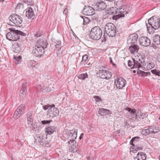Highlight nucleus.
<instances>
[{
	"mask_svg": "<svg viewBox=\"0 0 160 160\" xmlns=\"http://www.w3.org/2000/svg\"><path fill=\"white\" fill-rule=\"evenodd\" d=\"M151 72L153 74L156 75L158 76H160V71L159 70L155 69L151 70Z\"/></svg>",
	"mask_w": 160,
	"mask_h": 160,
	"instance_id": "nucleus-39",
	"label": "nucleus"
},
{
	"mask_svg": "<svg viewBox=\"0 0 160 160\" xmlns=\"http://www.w3.org/2000/svg\"><path fill=\"white\" fill-rule=\"evenodd\" d=\"M56 128L54 126L48 125L45 128L46 135H51L55 131Z\"/></svg>",
	"mask_w": 160,
	"mask_h": 160,
	"instance_id": "nucleus-18",
	"label": "nucleus"
},
{
	"mask_svg": "<svg viewBox=\"0 0 160 160\" xmlns=\"http://www.w3.org/2000/svg\"><path fill=\"white\" fill-rule=\"evenodd\" d=\"M110 62H111V63H112V60L111 59V61H110Z\"/></svg>",
	"mask_w": 160,
	"mask_h": 160,
	"instance_id": "nucleus-63",
	"label": "nucleus"
},
{
	"mask_svg": "<svg viewBox=\"0 0 160 160\" xmlns=\"http://www.w3.org/2000/svg\"><path fill=\"white\" fill-rule=\"evenodd\" d=\"M134 61H131L130 60H129L128 61V65L129 67L133 66V65Z\"/></svg>",
	"mask_w": 160,
	"mask_h": 160,
	"instance_id": "nucleus-48",
	"label": "nucleus"
},
{
	"mask_svg": "<svg viewBox=\"0 0 160 160\" xmlns=\"http://www.w3.org/2000/svg\"><path fill=\"white\" fill-rule=\"evenodd\" d=\"M97 74L102 78L108 79L112 76L111 72L108 71L103 70H99L97 73Z\"/></svg>",
	"mask_w": 160,
	"mask_h": 160,
	"instance_id": "nucleus-7",
	"label": "nucleus"
},
{
	"mask_svg": "<svg viewBox=\"0 0 160 160\" xmlns=\"http://www.w3.org/2000/svg\"><path fill=\"white\" fill-rule=\"evenodd\" d=\"M126 110L132 114V118H134L135 119L138 120V118L140 119H143L144 117H145V114L141 113V112L139 113V112H138L137 113H136L135 109H132L131 108H128L126 109Z\"/></svg>",
	"mask_w": 160,
	"mask_h": 160,
	"instance_id": "nucleus-6",
	"label": "nucleus"
},
{
	"mask_svg": "<svg viewBox=\"0 0 160 160\" xmlns=\"http://www.w3.org/2000/svg\"><path fill=\"white\" fill-rule=\"evenodd\" d=\"M114 83L117 88L121 89L125 86L126 81L123 78L119 77L115 80Z\"/></svg>",
	"mask_w": 160,
	"mask_h": 160,
	"instance_id": "nucleus-9",
	"label": "nucleus"
},
{
	"mask_svg": "<svg viewBox=\"0 0 160 160\" xmlns=\"http://www.w3.org/2000/svg\"><path fill=\"white\" fill-rule=\"evenodd\" d=\"M26 16L28 18L33 19L35 17V14L32 8H28L26 10Z\"/></svg>",
	"mask_w": 160,
	"mask_h": 160,
	"instance_id": "nucleus-17",
	"label": "nucleus"
},
{
	"mask_svg": "<svg viewBox=\"0 0 160 160\" xmlns=\"http://www.w3.org/2000/svg\"><path fill=\"white\" fill-rule=\"evenodd\" d=\"M159 160H160V155L159 156Z\"/></svg>",
	"mask_w": 160,
	"mask_h": 160,
	"instance_id": "nucleus-64",
	"label": "nucleus"
},
{
	"mask_svg": "<svg viewBox=\"0 0 160 160\" xmlns=\"http://www.w3.org/2000/svg\"><path fill=\"white\" fill-rule=\"evenodd\" d=\"M134 159L136 158L138 160H146V154L142 152H138L136 157L133 158Z\"/></svg>",
	"mask_w": 160,
	"mask_h": 160,
	"instance_id": "nucleus-23",
	"label": "nucleus"
},
{
	"mask_svg": "<svg viewBox=\"0 0 160 160\" xmlns=\"http://www.w3.org/2000/svg\"><path fill=\"white\" fill-rule=\"evenodd\" d=\"M88 57L87 55H84L82 57V62H85L88 59Z\"/></svg>",
	"mask_w": 160,
	"mask_h": 160,
	"instance_id": "nucleus-46",
	"label": "nucleus"
},
{
	"mask_svg": "<svg viewBox=\"0 0 160 160\" xmlns=\"http://www.w3.org/2000/svg\"><path fill=\"white\" fill-rule=\"evenodd\" d=\"M81 18L83 21V24L84 25H86L90 21L89 19L88 18L84 16H82Z\"/></svg>",
	"mask_w": 160,
	"mask_h": 160,
	"instance_id": "nucleus-34",
	"label": "nucleus"
},
{
	"mask_svg": "<svg viewBox=\"0 0 160 160\" xmlns=\"http://www.w3.org/2000/svg\"><path fill=\"white\" fill-rule=\"evenodd\" d=\"M41 35V33L39 32H38L34 34V36L36 38L40 37Z\"/></svg>",
	"mask_w": 160,
	"mask_h": 160,
	"instance_id": "nucleus-49",
	"label": "nucleus"
},
{
	"mask_svg": "<svg viewBox=\"0 0 160 160\" xmlns=\"http://www.w3.org/2000/svg\"><path fill=\"white\" fill-rule=\"evenodd\" d=\"M46 138V139L47 138V137L46 136V134L44 133H40L39 134H37L35 136V142L37 144H39L42 142H43V140L44 139H43V138Z\"/></svg>",
	"mask_w": 160,
	"mask_h": 160,
	"instance_id": "nucleus-15",
	"label": "nucleus"
},
{
	"mask_svg": "<svg viewBox=\"0 0 160 160\" xmlns=\"http://www.w3.org/2000/svg\"><path fill=\"white\" fill-rule=\"evenodd\" d=\"M27 121H33L32 116L30 112L28 113L27 115Z\"/></svg>",
	"mask_w": 160,
	"mask_h": 160,
	"instance_id": "nucleus-43",
	"label": "nucleus"
},
{
	"mask_svg": "<svg viewBox=\"0 0 160 160\" xmlns=\"http://www.w3.org/2000/svg\"><path fill=\"white\" fill-rule=\"evenodd\" d=\"M132 60L134 61L133 65L131 68H137L138 69L140 68H142V65L139 63V62H138V60H136L133 59Z\"/></svg>",
	"mask_w": 160,
	"mask_h": 160,
	"instance_id": "nucleus-28",
	"label": "nucleus"
},
{
	"mask_svg": "<svg viewBox=\"0 0 160 160\" xmlns=\"http://www.w3.org/2000/svg\"><path fill=\"white\" fill-rule=\"evenodd\" d=\"M51 120H43L41 121V123L43 124H48L51 122Z\"/></svg>",
	"mask_w": 160,
	"mask_h": 160,
	"instance_id": "nucleus-47",
	"label": "nucleus"
},
{
	"mask_svg": "<svg viewBox=\"0 0 160 160\" xmlns=\"http://www.w3.org/2000/svg\"><path fill=\"white\" fill-rule=\"evenodd\" d=\"M116 6H117V7L118 8H119L123 6V2L122 0L117 1L116 2Z\"/></svg>",
	"mask_w": 160,
	"mask_h": 160,
	"instance_id": "nucleus-37",
	"label": "nucleus"
},
{
	"mask_svg": "<svg viewBox=\"0 0 160 160\" xmlns=\"http://www.w3.org/2000/svg\"><path fill=\"white\" fill-rule=\"evenodd\" d=\"M27 123L29 127H30L32 130L35 129V128L33 125V121H27Z\"/></svg>",
	"mask_w": 160,
	"mask_h": 160,
	"instance_id": "nucleus-35",
	"label": "nucleus"
},
{
	"mask_svg": "<svg viewBox=\"0 0 160 160\" xmlns=\"http://www.w3.org/2000/svg\"><path fill=\"white\" fill-rule=\"evenodd\" d=\"M139 138L140 137H136L132 138L130 141V144L132 145L133 146H134V143L136 142Z\"/></svg>",
	"mask_w": 160,
	"mask_h": 160,
	"instance_id": "nucleus-33",
	"label": "nucleus"
},
{
	"mask_svg": "<svg viewBox=\"0 0 160 160\" xmlns=\"http://www.w3.org/2000/svg\"><path fill=\"white\" fill-rule=\"evenodd\" d=\"M26 92H20V96L21 97H22V98H23V97L25 94H26Z\"/></svg>",
	"mask_w": 160,
	"mask_h": 160,
	"instance_id": "nucleus-52",
	"label": "nucleus"
},
{
	"mask_svg": "<svg viewBox=\"0 0 160 160\" xmlns=\"http://www.w3.org/2000/svg\"><path fill=\"white\" fill-rule=\"evenodd\" d=\"M92 18L95 20H97L98 19V17L97 15H94V14L93 15H92Z\"/></svg>",
	"mask_w": 160,
	"mask_h": 160,
	"instance_id": "nucleus-54",
	"label": "nucleus"
},
{
	"mask_svg": "<svg viewBox=\"0 0 160 160\" xmlns=\"http://www.w3.org/2000/svg\"><path fill=\"white\" fill-rule=\"evenodd\" d=\"M106 4L102 1L98 2L93 5L94 8L98 11L103 10L106 8Z\"/></svg>",
	"mask_w": 160,
	"mask_h": 160,
	"instance_id": "nucleus-10",
	"label": "nucleus"
},
{
	"mask_svg": "<svg viewBox=\"0 0 160 160\" xmlns=\"http://www.w3.org/2000/svg\"><path fill=\"white\" fill-rule=\"evenodd\" d=\"M21 59H22V57L21 56H19L18 57L16 58V60H18V63H17L18 64L19 63V60H20Z\"/></svg>",
	"mask_w": 160,
	"mask_h": 160,
	"instance_id": "nucleus-56",
	"label": "nucleus"
},
{
	"mask_svg": "<svg viewBox=\"0 0 160 160\" xmlns=\"http://www.w3.org/2000/svg\"><path fill=\"white\" fill-rule=\"evenodd\" d=\"M88 77V75L87 73H82L79 75L78 76V78L84 80L85 78H87Z\"/></svg>",
	"mask_w": 160,
	"mask_h": 160,
	"instance_id": "nucleus-36",
	"label": "nucleus"
},
{
	"mask_svg": "<svg viewBox=\"0 0 160 160\" xmlns=\"http://www.w3.org/2000/svg\"><path fill=\"white\" fill-rule=\"evenodd\" d=\"M138 62H139V63L141 64V63H142V62H144L143 59L142 58V57H141V58H140L138 60Z\"/></svg>",
	"mask_w": 160,
	"mask_h": 160,
	"instance_id": "nucleus-55",
	"label": "nucleus"
},
{
	"mask_svg": "<svg viewBox=\"0 0 160 160\" xmlns=\"http://www.w3.org/2000/svg\"><path fill=\"white\" fill-rule=\"evenodd\" d=\"M148 23L149 25L146 23V25L148 31L149 33L151 32L152 31H150V29L152 28L154 30L158 29L160 28V19L154 18L153 17L148 19Z\"/></svg>",
	"mask_w": 160,
	"mask_h": 160,
	"instance_id": "nucleus-1",
	"label": "nucleus"
},
{
	"mask_svg": "<svg viewBox=\"0 0 160 160\" xmlns=\"http://www.w3.org/2000/svg\"><path fill=\"white\" fill-rule=\"evenodd\" d=\"M135 147V148L136 149L137 151L139 150H142V147L140 146H134Z\"/></svg>",
	"mask_w": 160,
	"mask_h": 160,
	"instance_id": "nucleus-50",
	"label": "nucleus"
},
{
	"mask_svg": "<svg viewBox=\"0 0 160 160\" xmlns=\"http://www.w3.org/2000/svg\"><path fill=\"white\" fill-rule=\"evenodd\" d=\"M139 44L143 46L147 47L149 46L151 43V41L147 37L143 36L139 38Z\"/></svg>",
	"mask_w": 160,
	"mask_h": 160,
	"instance_id": "nucleus-13",
	"label": "nucleus"
},
{
	"mask_svg": "<svg viewBox=\"0 0 160 160\" xmlns=\"http://www.w3.org/2000/svg\"><path fill=\"white\" fill-rule=\"evenodd\" d=\"M138 35L137 34H133L129 36L127 40V43L128 45L134 44L137 42Z\"/></svg>",
	"mask_w": 160,
	"mask_h": 160,
	"instance_id": "nucleus-14",
	"label": "nucleus"
},
{
	"mask_svg": "<svg viewBox=\"0 0 160 160\" xmlns=\"http://www.w3.org/2000/svg\"><path fill=\"white\" fill-rule=\"evenodd\" d=\"M9 19L14 25L13 26H18L22 22V18L18 15L12 14L9 17Z\"/></svg>",
	"mask_w": 160,
	"mask_h": 160,
	"instance_id": "nucleus-4",
	"label": "nucleus"
},
{
	"mask_svg": "<svg viewBox=\"0 0 160 160\" xmlns=\"http://www.w3.org/2000/svg\"><path fill=\"white\" fill-rule=\"evenodd\" d=\"M98 113L101 115H108L110 113L109 110L103 108H100L98 111Z\"/></svg>",
	"mask_w": 160,
	"mask_h": 160,
	"instance_id": "nucleus-24",
	"label": "nucleus"
},
{
	"mask_svg": "<svg viewBox=\"0 0 160 160\" xmlns=\"http://www.w3.org/2000/svg\"><path fill=\"white\" fill-rule=\"evenodd\" d=\"M13 50L15 53H18L20 51V46L18 43L15 42L13 44Z\"/></svg>",
	"mask_w": 160,
	"mask_h": 160,
	"instance_id": "nucleus-25",
	"label": "nucleus"
},
{
	"mask_svg": "<svg viewBox=\"0 0 160 160\" xmlns=\"http://www.w3.org/2000/svg\"><path fill=\"white\" fill-rule=\"evenodd\" d=\"M153 41L157 45L160 44V36L159 35H155L153 38Z\"/></svg>",
	"mask_w": 160,
	"mask_h": 160,
	"instance_id": "nucleus-30",
	"label": "nucleus"
},
{
	"mask_svg": "<svg viewBox=\"0 0 160 160\" xmlns=\"http://www.w3.org/2000/svg\"><path fill=\"white\" fill-rule=\"evenodd\" d=\"M77 131L76 132H74V133L72 134V135L71 136V138H70V140L68 141L69 144H72L74 145V142H75L74 140L77 137Z\"/></svg>",
	"mask_w": 160,
	"mask_h": 160,
	"instance_id": "nucleus-27",
	"label": "nucleus"
},
{
	"mask_svg": "<svg viewBox=\"0 0 160 160\" xmlns=\"http://www.w3.org/2000/svg\"><path fill=\"white\" fill-rule=\"evenodd\" d=\"M50 107L51 106H49L48 105H46L43 107V108L45 110H46L49 107L50 108Z\"/></svg>",
	"mask_w": 160,
	"mask_h": 160,
	"instance_id": "nucleus-57",
	"label": "nucleus"
},
{
	"mask_svg": "<svg viewBox=\"0 0 160 160\" xmlns=\"http://www.w3.org/2000/svg\"><path fill=\"white\" fill-rule=\"evenodd\" d=\"M44 52V48L43 47L35 46L32 50V52L33 55L36 57L41 56Z\"/></svg>",
	"mask_w": 160,
	"mask_h": 160,
	"instance_id": "nucleus-8",
	"label": "nucleus"
},
{
	"mask_svg": "<svg viewBox=\"0 0 160 160\" xmlns=\"http://www.w3.org/2000/svg\"><path fill=\"white\" fill-rule=\"evenodd\" d=\"M10 32L6 35L7 38L9 41H16L19 39L20 38L15 30L10 28Z\"/></svg>",
	"mask_w": 160,
	"mask_h": 160,
	"instance_id": "nucleus-5",
	"label": "nucleus"
},
{
	"mask_svg": "<svg viewBox=\"0 0 160 160\" xmlns=\"http://www.w3.org/2000/svg\"><path fill=\"white\" fill-rule=\"evenodd\" d=\"M105 30L106 33L109 37H112L116 34V27L112 23L107 24L105 26Z\"/></svg>",
	"mask_w": 160,
	"mask_h": 160,
	"instance_id": "nucleus-3",
	"label": "nucleus"
},
{
	"mask_svg": "<svg viewBox=\"0 0 160 160\" xmlns=\"http://www.w3.org/2000/svg\"><path fill=\"white\" fill-rule=\"evenodd\" d=\"M27 84L26 82H25L23 83L22 86V89L20 92H26V85Z\"/></svg>",
	"mask_w": 160,
	"mask_h": 160,
	"instance_id": "nucleus-40",
	"label": "nucleus"
},
{
	"mask_svg": "<svg viewBox=\"0 0 160 160\" xmlns=\"http://www.w3.org/2000/svg\"><path fill=\"white\" fill-rule=\"evenodd\" d=\"M83 135H84V134L83 133H82L81 134V135H80V136L79 137V139L80 140H81L82 138V137H83Z\"/></svg>",
	"mask_w": 160,
	"mask_h": 160,
	"instance_id": "nucleus-59",
	"label": "nucleus"
},
{
	"mask_svg": "<svg viewBox=\"0 0 160 160\" xmlns=\"http://www.w3.org/2000/svg\"><path fill=\"white\" fill-rule=\"evenodd\" d=\"M16 32L18 34L19 38L20 35H21L22 36H26V33H25L22 31H21L18 30H16Z\"/></svg>",
	"mask_w": 160,
	"mask_h": 160,
	"instance_id": "nucleus-42",
	"label": "nucleus"
},
{
	"mask_svg": "<svg viewBox=\"0 0 160 160\" xmlns=\"http://www.w3.org/2000/svg\"><path fill=\"white\" fill-rule=\"evenodd\" d=\"M95 9L94 8H92L89 6H85L82 10V12L86 15H93L95 14Z\"/></svg>",
	"mask_w": 160,
	"mask_h": 160,
	"instance_id": "nucleus-11",
	"label": "nucleus"
},
{
	"mask_svg": "<svg viewBox=\"0 0 160 160\" xmlns=\"http://www.w3.org/2000/svg\"><path fill=\"white\" fill-rule=\"evenodd\" d=\"M76 131L75 130H69L68 132V135H69L68 138H70L71 136L72 135V134L74 133V132H76Z\"/></svg>",
	"mask_w": 160,
	"mask_h": 160,
	"instance_id": "nucleus-45",
	"label": "nucleus"
},
{
	"mask_svg": "<svg viewBox=\"0 0 160 160\" xmlns=\"http://www.w3.org/2000/svg\"><path fill=\"white\" fill-rule=\"evenodd\" d=\"M55 106L53 104L52 105V107L48 109V112L49 113L52 114L54 116H58L59 114V111L57 108H53Z\"/></svg>",
	"mask_w": 160,
	"mask_h": 160,
	"instance_id": "nucleus-19",
	"label": "nucleus"
},
{
	"mask_svg": "<svg viewBox=\"0 0 160 160\" xmlns=\"http://www.w3.org/2000/svg\"><path fill=\"white\" fill-rule=\"evenodd\" d=\"M157 61L159 62H160V54H159L158 56Z\"/></svg>",
	"mask_w": 160,
	"mask_h": 160,
	"instance_id": "nucleus-58",
	"label": "nucleus"
},
{
	"mask_svg": "<svg viewBox=\"0 0 160 160\" xmlns=\"http://www.w3.org/2000/svg\"><path fill=\"white\" fill-rule=\"evenodd\" d=\"M48 44V43L45 39L41 38L37 41L36 42V46L39 47L41 46L43 47L44 48H47V45Z\"/></svg>",
	"mask_w": 160,
	"mask_h": 160,
	"instance_id": "nucleus-20",
	"label": "nucleus"
},
{
	"mask_svg": "<svg viewBox=\"0 0 160 160\" xmlns=\"http://www.w3.org/2000/svg\"><path fill=\"white\" fill-rule=\"evenodd\" d=\"M151 133H155L159 132V130L158 127L155 126H149Z\"/></svg>",
	"mask_w": 160,
	"mask_h": 160,
	"instance_id": "nucleus-26",
	"label": "nucleus"
},
{
	"mask_svg": "<svg viewBox=\"0 0 160 160\" xmlns=\"http://www.w3.org/2000/svg\"><path fill=\"white\" fill-rule=\"evenodd\" d=\"M133 73H135L136 72V71L135 70H134L133 71Z\"/></svg>",
	"mask_w": 160,
	"mask_h": 160,
	"instance_id": "nucleus-62",
	"label": "nucleus"
},
{
	"mask_svg": "<svg viewBox=\"0 0 160 160\" xmlns=\"http://www.w3.org/2000/svg\"><path fill=\"white\" fill-rule=\"evenodd\" d=\"M147 69H151L154 67V64L152 62L148 63L147 64Z\"/></svg>",
	"mask_w": 160,
	"mask_h": 160,
	"instance_id": "nucleus-38",
	"label": "nucleus"
},
{
	"mask_svg": "<svg viewBox=\"0 0 160 160\" xmlns=\"http://www.w3.org/2000/svg\"><path fill=\"white\" fill-rule=\"evenodd\" d=\"M124 6H123L119 8L116 7L117 9L116 10H115V14L119 15L120 16V18L124 17L125 14L128 13L127 11L124 10Z\"/></svg>",
	"mask_w": 160,
	"mask_h": 160,
	"instance_id": "nucleus-16",
	"label": "nucleus"
},
{
	"mask_svg": "<svg viewBox=\"0 0 160 160\" xmlns=\"http://www.w3.org/2000/svg\"><path fill=\"white\" fill-rule=\"evenodd\" d=\"M102 34L101 28L99 27L96 26L92 29L90 32L89 37L92 39L98 40L101 38Z\"/></svg>",
	"mask_w": 160,
	"mask_h": 160,
	"instance_id": "nucleus-2",
	"label": "nucleus"
},
{
	"mask_svg": "<svg viewBox=\"0 0 160 160\" xmlns=\"http://www.w3.org/2000/svg\"><path fill=\"white\" fill-rule=\"evenodd\" d=\"M24 107L23 104H21L17 108L13 115L14 118L17 119L18 118L24 111Z\"/></svg>",
	"mask_w": 160,
	"mask_h": 160,
	"instance_id": "nucleus-12",
	"label": "nucleus"
},
{
	"mask_svg": "<svg viewBox=\"0 0 160 160\" xmlns=\"http://www.w3.org/2000/svg\"><path fill=\"white\" fill-rule=\"evenodd\" d=\"M139 48V47L138 45L134 44L130 46L128 49L132 54H134L138 52Z\"/></svg>",
	"mask_w": 160,
	"mask_h": 160,
	"instance_id": "nucleus-22",
	"label": "nucleus"
},
{
	"mask_svg": "<svg viewBox=\"0 0 160 160\" xmlns=\"http://www.w3.org/2000/svg\"><path fill=\"white\" fill-rule=\"evenodd\" d=\"M114 8L111 7L109 8L107 11H106L108 13H109V14L112 15V16H115V12Z\"/></svg>",
	"mask_w": 160,
	"mask_h": 160,
	"instance_id": "nucleus-32",
	"label": "nucleus"
},
{
	"mask_svg": "<svg viewBox=\"0 0 160 160\" xmlns=\"http://www.w3.org/2000/svg\"><path fill=\"white\" fill-rule=\"evenodd\" d=\"M141 133L142 134L145 136L149 135L151 133L149 126L148 127V128L142 129L141 131Z\"/></svg>",
	"mask_w": 160,
	"mask_h": 160,
	"instance_id": "nucleus-31",
	"label": "nucleus"
},
{
	"mask_svg": "<svg viewBox=\"0 0 160 160\" xmlns=\"http://www.w3.org/2000/svg\"><path fill=\"white\" fill-rule=\"evenodd\" d=\"M137 150L135 148V147L132 148H130V151H132L133 153H136L137 152Z\"/></svg>",
	"mask_w": 160,
	"mask_h": 160,
	"instance_id": "nucleus-53",
	"label": "nucleus"
},
{
	"mask_svg": "<svg viewBox=\"0 0 160 160\" xmlns=\"http://www.w3.org/2000/svg\"><path fill=\"white\" fill-rule=\"evenodd\" d=\"M87 159L88 160H93V158H91L90 157H88Z\"/></svg>",
	"mask_w": 160,
	"mask_h": 160,
	"instance_id": "nucleus-61",
	"label": "nucleus"
},
{
	"mask_svg": "<svg viewBox=\"0 0 160 160\" xmlns=\"http://www.w3.org/2000/svg\"><path fill=\"white\" fill-rule=\"evenodd\" d=\"M35 63L36 62L34 61H30L28 63V66L32 69H36L37 68V65Z\"/></svg>",
	"mask_w": 160,
	"mask_h": 160,
	"instance_id": "nucleus-29",
	"label": "nucleus"
},
{
	"mask_svg": "<svg viewBox=\"0 0 160 160\" xmlns=\"http://www.w3.org/2000/svg\"><path fill=\"white\" fill-rule=\"evenodd\" d=\"M137 73L141 76H145V72L144 71H142L141 70H137Z\"/></svg>",
	"mask_w": 160,
	"mask_h": 160,
	"instance_id": "nucleus-44",
	"label": "nucleus"
},
{
	"mask_svg": "<svg viewBox=\"0 0 160 160\" xmlns=\"http://www.w3.org/2000/svg\"><path fill=\"white\" fill-rule=\"evenodd\" d=\"M60 46V45L59 44H57L55 45V47L56 48H58Z\"/></svg>",
	"mask_w": 160,
	"mask_h": 160,
	"instance_id": "nucleus-60",
	"label": "nucleus"
},
{
	"mask_svg": "<svg viewBox=\"0 0 160 160\" xmlns=\"http://www.w3.org/2000/svg\"><path fill=\"white\" fill-rule=\"evenodd\" d=\"M94 98H95L96 101L97 102H99L101 100V98L98 96H95Z\"/></svg>",
	"mask_w": 160,
	"mask_h": 160,
	"instance_id": "nucleus-51",
	"label": "nucleus"
},
{
	"mask_svg": "<svg viewBox=\"0 0 160 160\" xmlns=\"http://www.w3.org/2000/svg\"><path fill=\"white\" fill-rule=\"evenodd\" d=\"M120 17V16L118 15H115V16H112V15L109 14V13L106 11L105 14L103 15V18L105 19H111L112 18L113 20H117Z\"/></svg>",
	"mask_w": 160,
	"mask_h": 160,
	"instance_id": "nucleus-21",
	"label": "nucleus"
},
{
	"mask_svg": "<svg viewBox=\"0 0 160 160\" xmlns=\"http://www.w3.org/2000/svg\"><path fill=\"white\" fill-rule=\"evenodd\" d=\"M45 139H46V138H44L43 139H44L42 141L43 142H40V144L42 146H45L47 144H48V142L46 141Z\"/></svg>",
	"mask_w": 160,
	"mask_h": 160,
	"instance_id": "nucleus-41",
	"label": "nucleus"
}]
</instances>
